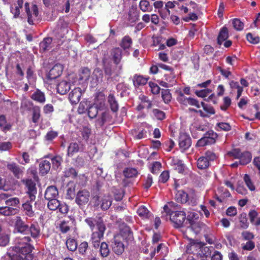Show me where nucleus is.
Wrapping results in <instances>:
<instances>
[{
	"mask_svg": "<svg viewBox=\"0 0 260 260\" xmlns=\"http://www.w3.org/2000/svg\"><path fill=\"white\" fill-rule=\"evenodd\" d=\"M164 210L170 216V220L173 223L175 228H180L183 226L186 220V214L184 211L179 210L181 207L178 204L170 202L164 206Z\"/></svg>",
	"mask_w": 260,
	"mask_h": 260,
	"instance_id": "obj_1",
	"label": "nucleus"
},
{
	"mask_svg": "<svg viewBox=\"0 0 260 260\" xmlns=\"http://www.w3.org/2000/svg\"><path fill=\"white\" fill-rule=\"evenodd\" d=\"M31 239L29 236L19 237L15 239V246L13 250L22 255L31 254L34 247L30 244Z\"/></svg>",
	"mask_w": 260,
	"mask_h": 260,
	"instance_id": "obj_2",
	"label": "nucleus"
},
{
	"mask_svg": "<svg viewBox=\"0 0 260 260\" xmlns=\"http://www.w3.org/2000/svg\"><path fill=\"white\" fill-rule=\"evenodd\" d=\"M106 229L105 224L103 220H100L96 222V230L92 231L90 238V241L94 248L97 249L99 247Z\"/></svg>",
	"mask_w": 260,
	"mask_h": 260,
	"instance_id": "obj_3",
	"label": "nucleus"
},
{
	"mask_svg": "<svg viewBox=\"0 0 260 260\" xmlns=\"http://www.w3.org/2000/svg\"><path fill=\"white\" fill-rule=\"evenodd\" d=\"M218 134L212 130L206 132L204 136L200 139L196 144L197 147H204L206 145L214 144L218 138Z\"/></svg>",
	"mask_w": 260,
	"mask_h": 260,
	"instance_id": "obj_4",
	"label": "nucleus"
},
{
	"mask_svg": "<svg viewBox=\"0 0 260 260\" xmlns=\"http://www.w3.org/2000/svg\"><path fill=\"white\" fill-rule=\"evenodd\" d=\"M90 192L85 189L79 190L76 193L75 197V203L80 208H82L89 202Z\"/></svg>",
	"mask_w": 260,
	"mask_h": 260,
	"instance_id": "obj_5",
	"label": "nucleus"
},
{
	"mask_svg": "<svg viewBox=\"0 0 260 260\" xmlns=\"http://www.w3.org/2000/svg\"><path fill=\"white\" fill-rule=\"evenodd\" d=\"M25 11L27 16V22L30 25L34 24V19L37 18L39 15V11L38 7L36 5H33L31 7L32 14L29 8V4L26 2L24 4Z\"/></svg>",
	"mask_w": 260,
	"mask_h": 260,
	"instance_id": "obj_6",
	"label": "nucleus"
},
{
	"mask_svg": "<svg viewBox=\"0 0 260 260\" xmlns=\"http://www.w3.org/2000/svg\"><path fill=\"white\" fill-rule=\"evenodd\" d=\"M21 182L27 188L28 191L27 192L29 195L30 201H34L37 192L35 182L31 179H23Z\"/></svg>",
	"mask_w": 260,
	"mask_h": 260,
	"instance_id": "obj_7",
	"label": "nucleus"
},
{
	"mask_svg": "<svg viewBox=\"0 0 260 260\" xmlns=\"http://www.w3.org/2000/svg\"><path fill=\"white\" fill-rule=\"evenodd\" d=\"M85 151V146L81 142H71L67 149V155L72 157L74 154L78 152H83Z\"/></svg>",
	"mask_w": 260,
	"mask_h": 260,
	"instance_id": "obj_8",
	"label": "nucleus"
},
{
	"mask_svg": "<svg viewBox=\"0 0 260 260\" xmlns=\"http://www.w3.org/2000/svg\"><path fill=\"white\" fill-rule=\"evenodd\" d=\"M63 67L60 63L55 64L47 74V79L49 80H54L61 76Z\"/></svg>",
	"mask_w": 260,
	"mask_h": 260,
	"instance_id": "obj_9",
	"label": "nucleus"
},
{
	"mask_svg": "<svg viewBox=\"0 0 260 260\" xmlns=\"http://www.w3.org/2000/svg\"><path fill=\"white\" fill-rule=\"evenodd\" d=\"M7 168L17 179H20L22 177L24 170V167H20L16 162H13L8 164Z\"/></svg>",
	"mask_w": 260,
	"mask_h": 260,
	"instance_id": "obj_10",
	"label": "nucleus"
},
{
	"mask_svg": "<svg viewBox=\"0 0 260 260\" xmlns=\"http://www.w3.org/2000/svg\"><path fill=\"white\" fill-rule=\"evenodd\" d=\"M191 145V139L190 136L186 133L180 134L179 139V145L183 150L188 149Z\"/></svg>",
	"mask_w": 260,
	"mask_h": 260,
	"instance_id": "obj_11",
	"label": "nucleus"
},
{
	"mask_svg": "<svg viewBox=\"0 0 260 260\" xmlns=\"http://www.w3.org/2000/svg\"><path fill=\"white\" fill-rule=\"evenodd\" d=\"M113 251L117 255L121 254L124 250V246L119 236H115L112 245Z\"/></svg>",
	"mask_w": 260,
	"mask_h": 260,
	"instance_id": "obj_12",
	"label": "nucleus"
},
{
	"mask_svg": "<svg viewBox=\"0 0 260 260\" xmlns=\"http://www.w3.org/2000/svg\"><path fill=\"white\" fill-rule=\"evenodd\" d=\"M81 95V88L79 87L75 88L70 93L69 99L72 104H77L80 100Z\"/></svg>",
	"mask_w": 260,
	"mask_h": 260,
	"instance_id": "obj_13",
	"label": "nucleus"
},
{
	"mask_svg": "<svg viewBox=\"0 0 260 260\" xmlns=\"http://www.w3.org/2000/svg\"><path fill=\"white\" fill-rule=\"evenodd\" d=\"M15 227L17 232L20 233H25L28 230V225L20 216H17L15 218Z\"/></svg>",
	"mask_w": 260,
	"mask_h": 260,
	"instance_id": "obj_14",
	"label": "nucleus"
},
{
	"mask_svg": "<svg viewBox=\"0 0 260 260\" xmlns=\"http://www.w3.org/2000/svg\"><path fill=\"white\" fill-rule=\"evenodd\" d=\"M27 232L30 234L31 237L34 239L38 238L41 235V229L37 222H34L28 226Z\"/></svg>",
	"mask_w": 260,
	"mask_h": 260,
	"instance_id": "obj_15",
	"label": "nucleus"
},
{
	"mask_svg": "<svg viewBox=\"0 0 260 260\" xmlns=\"http://www.w3.org/2000/svg\"><path fill=\"white\" fill-rule=\"evenodd\" d=\"M175 200L181 204H185L188 203V204H190L189 200L188 194L183 190H177L175 196Z\"/></svg>",
	"mask_w": 260,
	"mask_h": 260,
	"instance_id": "obj_16",
	"label": "nucleus"
},
{
	"mask_svg": "<svg viewBox=\"0 0 260 260\" xmlns=\"http://www.w3.org/2000/svg\"><path fill=\"white\" fill-rule=\"evenodd\" d=\"M93 105L97 106L100 110H102L105 108V96L103 92H99L96 93Z\"/></svg>",
	"mask_w": 260,
	"mask_h": 260,
	"instance_id": "obj_17",
	"label": "nucleus"
},
{
	"mask_svg": "<svg viewBox=\"0 0 260 260\" xmlns=\"http://www.w3.org/2000/svg\"><path fill=\"white\" fill-rule=\"evenodd\" d=\"M58 196V191L55 186L51 185L48 186L45 192L44 198L46 200H50L56 198Z\"/></svg>",
	"mask_w": 260,
	"mask_h": 260,
	"instance_id": "obj_18",
	"label": "nucleus"
},
{
	"mask_svg": "<svg viewBox=\"0 0 260 260\" xmlns=\"http://www.w3.org/2000/svg\"><path fill=\"white\" fill-rule=\"evenodd\" d=\"M122 50L119 47L114 48L111 51V55L113 62L117 65L118 64L122 59Z\"/></svg>",
	"mask_w": 260,
	"mask_h": 260,
	"instance_id": "obj_19",
	"label": "nucleus"
},
{
	"mask_svg": "<svg viewBox=\"0 0 260 260\" xmlns=\"http://www.w3.org/2000/svg\"><path fill=\"white\" fill-rule=\"evenodd\" d=\"M71 88V83L66 81L62 80L57 85V91L61 95L66 94Z\"/></svg>",
	"mask_w": 260,
	"mask_h": 260,
	"instance_id": "obj_20",
	"label": "nucleus"
},
{
	"mask_svg": "<svg viewBox=\"0 0 260 260\" xmlns=\"http://www.w3.org/2000/svg\"><path fill=\"white\" fill-rule=\"evenodd\" d=\"M108 103L111 110L116 113L118 111L119 104L114 94L110 93L108 96Z\"/></svg>",
	"mask_w": 260,
	"mask_h": 260,
	"instance_id": "obj_21",
	"label": "nucleus"
},
{
	"mask_svg": "<svg viewBox=\"0 0 260 260\" xmlns=\"http://www.w3.org/2000/svg\"><path fill=\"white\" fill-rule=\"evenodd\" d=\"M229 38V30L226 26L222 27L218 34L217 39V42L219 45H221L224 41Z\"/></svg>",
	"mask_w": 260,
	"mask_h": 260,
	"instance_id": "obj_22",
	"label": "nucleus"
},
{
	"mask_svg": "<svg viewBox=\"0 0 260 260\" xmlns=\"http://www.w3.org/2000/svg\"><path fill=\"white\" fill-rule=\"evenodd\" d=\"M31 98L34 101L41 104L44 103L46 101L45 94L38 89L32 94Z\"/></svg>",
	"mask_w": 260,
	"mask_h": 260,
	"instance_id": "obj_23",
	"label": "nucleus"
},
{
	"mask_svg": "<svg viewBox=\"0 0 260 260\" xmlns=\"http://www.w3.org/2000/svg\"><path fill=\"white\" fill-rule=\"evenodd\" d=\"M252 159V154L249 151H244L242 152L239 158V163L241 165H246L249 164Z\"/></svg>",
	"mask_w": 260,
	"mask_h": 260,
	"instance_id": "obj_24",
	"label": "nucleus"
},
{
	"mask_svg": "<svg viewBox=\"0 0 260 260\" xmlns=\"http://www.w3.org/2000/svg\"><path fill=\"white\" fill-rule=\"evenodd\" d=\"M148 79L149 77H145L140 75H135L133 77V83L135 87L144 85L147 83Z\"/></svg>",
	"mask_w": 260,
	"mask_h": 260,
	"instance_id": "obj_25",
	"label": "nucleus"
},
{
	"mask_svg": "<svg viewBox=\"0 0 260 260\" xmlns=\"http://www.w3.org/2000/svg\"><path fill=\"white\" fill-rule=\"evenodd\" d=\"M52 42V39L51 38L48 37L44 38L40 43V52L43 53L49 50L51 48Z\"/></svg>",
	"mask_w": 260,
	"mask_h": 260,
	"instance_id": "obj_26",
	"label": "nucleus"
},
{
	"mask_svg": "<svg viewBox=\"0 0 260 260\" xmlns=\"http://www.w3.org/2000/svg\"><path fill=\"white\" fill-rule=\"evenodd\" d=\"M17 209L13 207L5 206L0 207V215L11 216L17 213Z\"/></svg>",
	"mask_w": 260,
	"mask_h": 260,
	"instance_id": "obj_27",
	"label": "nucleus"
},
{
	"mask_svg": "<svg viewBox=\"0 0 260 260\" xmlns=\"http://www.w3.org/2000/svg\"><path fill=\"white\" fill-rule=\"evenodd\" d=\"M51 167L50 162L47 160H44L39 164V171L42 175H45L49 171Z\"/></svg>",
	"mask_w": 260,
	"mask_h": 260,
	"instance_id": "obj_28",
	"label": "nucleus"
},
{
	"mask_svg": "<svg viewBox=\"0 0 260 260\" xmlns=\"http://www.w3.org/2000/svg\"><path fill=\"white\" fill-rule=\"evenodd\" d=\"M188 224H185L184 226L187 228L190 229L196 234L199 233L201 230V227L199 225V223L197 222L194 219H190L188 218Z\"/></svg>",
	"mask_w": 260,
	"mask_h": 260,
	"instance_id": "obj_29",
	"label": "nucleus"
},
{
	"mask_svg": "<svg viewBox=\"0 0 260 260\" xmlns=\"http://www.w3.org/2000/svg\"><path fill=\"white\" fill-rule=\"evenodd\" d=\"M197 165L198 169L200 170H204L209 168L210 164L204 156H202L197 160Z\"/></svg>",
	"mask_w": 260,
	"mask_h": 260,
	"instance_id": "obj_30",
	"label": "nucleus"
},
{
	"mask_svg": "<svg viewBox=\"0 0 260 260\" xmlns=\"http://www.w3.org/2000/svg\"><path fill=\"white\" fill-rule=\"evenodd\" d=\"M66 245L70 251H75L77 248V242L76 239L71 237L67 238Z\"/></svg>",
	"mask_w": 260,
	"mask_h": 260,
	"instance_id": "obj_31",
	"label": "nucleus"
},
{
	"mask_svg": "<svg viewBox=\"0 0 260 260\" xmlns=\"http://www.w3.org/2000/svg\"><path fill=\"white\" fill-rule=\"evenodd\" d=\"M76 185L73 183H69L67 189L66 198L69 200H73L76 197Z\"/></svg>",
	"mask_w": 260,
	"mask_h": 260,
	"instance_id": "obj_32",
	"label": "nucleus"
},
{
	"mask_svg": "<svg viewBox=\"0 0 260 260\" xmlns=\"http://www.w3.org/2000/svg\"><path fill=\"white\" fill-rule=\"evenodd\" d=\"M32 201H27L22 204V208L25 214L30 217H32L35 215L34 211L32 210V205L30 203Z\"/></svg>",
	"mask_w": 260,
	"mask_h": 260,
	"instance_id": "obj_33",
	"label": "nucleus"
},
{
	"mask_svg": "<svg viewBox=\"0 0 260 260\" xmlns=\"http://www.w3.org/2000/svg\"><path fill=\"white\" fill-rule=\"evenodd\" d=\"M41 117V109L39 106H34L32 108V121L37 123Z\"/></svg>",
	"mask_w": 260,
	"mask_h": 260,
	"instance_id": "obj_34",
	"label": "nucleus"
},
{
	"mask_svg": "<svg viewBox=\"0 0 260 260\" xmlns=\"http://www.w3.org/2000/svg\"><path fill=\"white\" fill-rule=\"evenodd\" d=\"M239 221L240 223V226L241 229H247L248 228L249 223L248 222V218L246 213L243 212L240 214L239 216Z\"/></svg>",
	"mask_w": 260,
	"mask_h": 260,
	"instance_id": "obj_35",
	"label": "nucleus"
},
{
	"mask_svg": "<svg viewBox=\"0 0 260 260\" xmlns=\"http://www.w3.org/2000/svg\"><path fill=\"white\" fill-rule=\"evenodd\" d=\"M138 174L137 170L133 168H126L123 171V174L126 178L135 177Z\"/></svg>",
	"mask_w": 260,
	"mask_h": 260,
	"instance_id": "obj_36",
	"label": "nucleus"
},
{
	"mask_svg": "<svg viewBox=\"0 0 260 260\" xmlns=\"http://www.w3.org/2000/svg\"><path fill=\"white\" fill-rule=\"evenodd\" d=\"M100 245V255L103 258L109 256L110 254V249L109 248L108 245L105 242H103Z\"/></svg>",
	"mask_w": 260,
	"mask_h": 260,
	"instance_id": "obj_37",
	"label": "nucleus"
},
{
	"mask_svg": "<svg viewBox=\"0 0 260 260\" xmlns=\"http://www.w3.org/2000/svg\"><path fill=\"white\" fill-rule=\"evenodd\" d=\"M78 175V172L73 167L66 168L63 171V176L66 178H71L75 179Z\"/></svg>",
	"mask_w": 260,
	"mask_h": 260,
	"instance_id": "obj_38",
	"label": "nucleus"
},
{
	"mask_svg": "<svg viewBox=\"0 0 260 260\" xmlns=\"http://www.w3.org/2000/svg\"><path fill=\"white\" fill-rule=\"evenodd\" d=\"M132 44V40L128 36H124L120 43V46L124 50L128 49Z\"/></svg>",
	"mask_w": 260,
	"mask_h": 260,
	"instance_id": "obj_39",
	"label": "nucleus"
},
{
	"mask_svg": "<svg viewBox=\"0 0 260 260\" xmlns=\"http://www.w3.org/2000/svg\"><path fill=\"white\" fill-rule=\"evenodd\" d=\"M47 200L48 201L47 206L49 210L55 211L59 207L60 202L56 198Z\"/></svg>",
	"mask_w": 260,
	"mask_h": 260,
	"instance_id": "obj_40",
	"label": "nucleus"
},
{
	"mask_svg": "<svg viewBox=\"0 0 260 260\" xmlns=\"http://www.w3.org/2000/svg\"><path fill=\"white\" fill-rule=\"evenodd\" d=\"M176 93L177 94L176 97L177 101L181 105L186 106V103L188 98H186L183 92L181 90H176Z\"/></svg>",
	"mask_w": 260,
	"mask_h": 260,
	"instance_id": "obj_41",
	"label": "nucleus"
},
{
	"mask_svg": "<svg viewBox=\"0 0 260 260\" xmlns=\"http://www.w3.org/2000/svg\"><path fill=\"white\" fill-rule=\"evenodd\" d=\"M99 110H100L99 108L94 105L89 106L87 110L89 117L91 119L96 117Z\"/></svg>",
	"mask_w": 260,
	"mask_h": 260,
	"instance_id": "obj_42",
	"label": "nucleus"
},
{
	"mask_svg": "<svg viewBox=\"0 0 260 260\" xmlns=\"http://www.w3.org/2000/svg\"><path fill=\"white\" fill-rule=\"evenodd\" d=\"M231 126L227 122H218L215 126V129L217 131H223L228 132L231 130Z\"/></svg>",
	"mask_w": 260,
	"mask_h": 260,
	"instance_id": "obj_43",
	"label": "nucleus"
},
{
	"mask_svg": "<svg viewBox=\"0 0 260 260\" xmlns=\"http://www.w3.org/2000/svg\"><path fill=\"white\" fill-rule=\"evenodd\" d=\"M90 76V70L87 68H83L79 73V80L86 81L89 79Z\"/></svg>",
	"mask_w": 260,
	"mask_h": 260,
	"instance_id": "obj_44",
	"label": "nucleus"
},
{
	"mask_svg": "<svg viewBox=\"0 0 260 260\" xmlns=\"http://www.w3.org/2000/svg\"><path fill=\"white\" fill-rule=\"evenodd\" d=\"M112 204V201L109 197H105L101 200V207L103 210H108Z\"/></svg>",
	"mask_w": 260,
	"mask_h": 260,
	"instance_id": "obj_45",
	"label": "nucleus"
},
{
	"mask_svg": "<svg viewBox=\"0 0 260 260\" xmlns=\"http://www.w3.org/2000/svg\"><path fill=\"white\" fill-rule=\"evenodd\" d=\"M100 220H103L101 218H99L98 220H95L92 218H87L85 219V222L89 226L92 231L96 230V222Z\"/></svg>",
	"mask_w": 260,
	"mask_h": 260,
	"instance_id": "obj_46",
	"label": "nucleus"
},
{
	"mask_svg": "<svg viewBox=\"0 0 260 260\" xmlns=\"http://www.w3.org/2000/svg\"><path fill=\"white\" fill-rule=\"evenodd\" d=\"M0 126L3 128L4 131H9L11 128L12 125L8 123L4 115H0Z\"/></svg>",
	"mask_w": 260,
	"mask_h": 260,
	"instance_id": "obj_47",
	"label": "nucleus"
},
{
	"mask_svg": "<svg viewBox=\"0 0 260 260\" xmlns=\"http://www.w3.org/2000/svg\"><path fill=\"white\" fill-rule=\"evenodd\" d=\"M161 98L165 103H168L171 101L172 95L168 89H162L161 92Z\"/></svg>",
	"mask_w": 260,
	"mask_h": 260,
	"instance_id": "obj_48",
	"label": "nucleus"
},
{
	"mask_svg": "<svg viewBox=\"0 0 260 260\" xmlns=\"http://www.w3.org/2000/svg\"><path fill=\"white\" fill-rule=\"evenodd\" d=\"M71 226V223L70 221H65L63 220L61 222L59 228L60 231L62 233H66L69 232L70 230V228Z\"/></svg>",
	"mask_w": 260,
	"mask_h": 260,
	"instance_id": "obj_49",
	"label": "nucleus"
},
{
	"mask_svg": "<svg viewBox=\"0 0 260 260\" xmlns=\"http://www.w3.org/2000/svg\"><path fill=\"white\" fill-rule=\"evenodd\" d=\"M89 106V103L87 101H82L80 102L77 110L78 113L80 114L85 113L87 111Z\"/></svg>",
	"mask_w": 260,
	"mask_h": 260,
	"instance_id": "obj_50",
	"label": "nucleus"
},
{
	"mask_svg": "<svg viewBox=\"0 0 260 260\" xmlns=\"http://www.w3.org/2000/svg\"><path fill=\"white\" fill-rule=\"evenodd\" d=\"M245 184L251 191H254L255 189V186L252 182L250 176L248 174H245L243 177Z\"/></svg>",
	"mask_w": 260,
	"mask_h": 260,
	"instance_id": "obj_51",
	"label": "nucleus"
},
{
	"mask_svg": "<svg viewBox=\"0 0 260 260\" xmlns=\"http://www.w3.org/2000/svg\"><path fill=\"white\" fill-rule=\"evenodd\" d=\"M234 28L237 31H241L244 28V23L238 18H234L232 21Z\"/></svg>",
	"mask_w": 260,
	"mask_h": 260,
	"instance_id": "obj_52",
	"label": "nucleus"
},
{
	"mask_svg": "<svg viewBox=\"0 0 260 260\" xmlns=\"http://www.w3.org/2000/svg\"><path fill=\"white\" fill-rule=\"evenodd\" d=\"M210 163L211 161H214L217 157L216 154L211 150H207L203 155Z\"/></svg>",
	"mask_w": 260,
	"mask_h": 260,
	"instance_id": "obj_53",
	"label": "nucleus"
},
{
	"mask_svg": "<svg viewBox=\"0 0 260 260\" xmlns=\"http://www.w3.org/2000/svg\"><path fill=\"white\" fill-rule=\"evenodd\" d=\"M212 92V90L209 88H205L202 90H196L194 93L200 98H205Z\"/></svg>",
	"mask_w": 260,
	"mask_h": 260,
	"instance_id": "obj_54",
	"label": "nucleus"
},
{
	"mask_svg": "<svg viewBox=\"0 0 260 260\" xmlns=\"http://www.w3.org/2000/svg\"><path fill=\"white\" fill-rule=\"evenodd\" d=\"M247 40L252 44H257L259 42L260 38L258 36H254L251 33L249 32L246 35Z\"/></svg>",
	"mask_w": 260,
	"mask_h": 260,
	"instance_id": "obj_55",
	"label": "nucleus"
},
{
	"mask_svg": "<svg viewBox=\"0 0 260 260\" xmlns=\"http://www.w3.org/2000/svg\"><path fill=\"white\" fill-rule=\"evenodd\" d=\"M242 152L239 148L233 149L231 151L228 152V155L234 157L235 159H239Z\"/></svg>",
	"mask_w": 260,
	"mask_h": 260,
	"instance_id": "obj_56",
	"label": "nucleus"
},
{
	"mask_svg": "<svg viewBox=\"0 0 260 260\" xmlns=\"http://www.w3.org/2000/svg\"><path fill=\"white\" fill-rule=\"evenodd\" d=\"M110 118V115L109 112L105 111L102 113L101 117L99 120V123L101 126H103L107 121H109Z\"/></svg>",
	"mask_w": 260,
	"mask_h": 260,
	"instance_id": "obj_57",
	"label": "nucleus"
},
{
	"mask_svg": "<svg viewBox=\"0 0 260 260\" xmlns=\"http://www.w3.org/2000/svg\"><path fill=\"white\" fill-rule=\"evenodd\" d=\"M9 241L10 237L8 234L4 233L0 235V246H6L9 243Z\"/></svg>",
	"mask_w": 260,
	"mask_h": 260,
	"instance_id": "obj_58",
	"label": "nucleus"
},
{
	"mask_svg": "<svg viewBox=\"0 0 260 260\" xmlns=\"http://www.w3.org/2000/svg\"><path fill=\"white\" fill-rule=\"evenodd\" d=\"M58 132L55 131H50L47 132L45 136V140L48 141H51L58 136Z\"/></svg>",
	"mask_w": 260,
	"mask_h": 260,
	"instance_id": "obj_59",
	"label": "nucleus"
},
{
	"mask_svg": "<svg viewBox=\"0 0 260 260\" xmlns=\"http://www.w3.org/2000/svg\"><path fill=\"white\" fill-rule=\"evenodd\" d=\"M152 112L154 117L158 120H162L165 118V113L159 109H153Z\"/></svg>",
	"mask_w": 260,
	"mask_h": 260,
	"instance_id": "obj_60",
	"label": "nucleus"
},
{
	"mask_svg": "<svg viewBox=\"0 0 260 260\" xmlns=\"http://www.w3.org/2000/svg\"><path fill=\"white\" fill-rule=\"evenodd\" d=\"M88 248V243L86 241L81 242L78 247L79 252L81 255L85 254L87 249Z\"/></svg>",
	"mask_w": 260,
	"mask_h": 260,
	"instance_id": "obj_61",
	"label": "nucleus"
},
{
	"mask_svg": "<svg viewBox=\"0 0 260 260\" xmlns=\"http://www.w3.org/2000/svg\"><path fill=\"white\" fill-rule=\"evenodd\" d=\"M223 104L220 106V109L225 111L231 105V100L229 96H225L223 99Z\"/></svg>",
	"mask_w": 260,
	"mask_h": 260,
	"instance_id": "obj_62",
	"label": "nucleus"
},
{
	"mask_svg": "<svg viewBox=\"0 0 260 260\" xmlns=\"http://www.w3.org/2000/svg\"><path fill=\"white\" fill-rule=\"evenodd\" d=\"M137 213L141 217H147L149 211L145 206H142L138 209Z\"/></svg>",
	"mask_w": 260,
	"mask_h": 260,
	"instance_id": "obj_63",
	"label": "nucleus"
},
{
	"mask_svg": "<svg viewBox=\"0 0 260 260\" xmlns=\"http://www.w3.org/2000/svg\"><path fill=\"white\" fill-rule=\"evenodd\" d=\"M59 207L57 208L59 212L63 215H66L69 210V208L68 205L64 203H60Z\"/></svg>",
	"mask_w": 260,
	"mask_h": 260,
	"instance_id": "obj_64",
	"label": "nucleus"
}]
</instances>
